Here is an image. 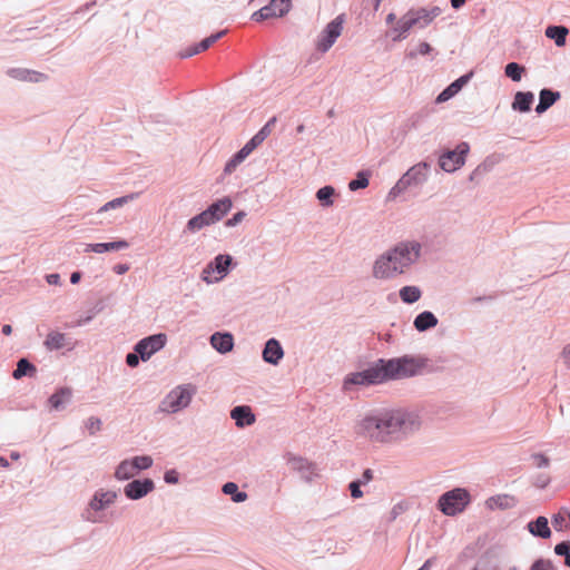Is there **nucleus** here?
Masks as SVG:
<instances>
[{
  "mask_svg": "<svg viewBox=\"0 0 570 570\" xmlns=\"http://www.w3.org/2000/svg\"><path fill=\"white\" fill-rule=\"evenodd\" d=\"M421 423L415 411L374 407L358 416L354 433L371 443L389 444L407 439L421 428Z\"/></svg>",
  "mask_w": 570,
  "mask_h": 570,
  "instance_id": "nucleus-1",
  "label": "nucleus"
},
{
  "mask_svg": "<svg viewBox=\"0 0 570 570\" xmlns=\"http://www.w3.org/2000/svg\"><path fill=\"white\" fill-rule=\"evenodd\" d=\"M426 365L428 358L409 354L389 360L379 358L365 370L347 374L343 387L350 390L352 385L371 386L414 377L421 375Z\"/></svg>",
  "mask_w": 570,
  "mask_h": 570,
  "instance_id": "nucleus-2",
  "label": "nucleus"
},
{
  "mask_svg": "<svg viewBox=\"0 0 570 570\" xmlns=\"http://www.w3.org/2000/svg\"><path fill=\"white\" fill-rule=\"evenodd\" d=\"M417 240H403L379 255L372 267L375 279L387 281L405 274L421 257Z\"/></svg>",
  "mask_w": 570,
  "mask_h": 570,
  "instance_id": "nucleus-3",
  "label": "nucleus"
},
{
  "mask_svg": "<svg viewBox=\"0 0 570 570\" xmlns=\"http://www.w3.org/2000/svg\"><path fill=\"white\" fill-rule=\"evenodd\" d=\"M197 393L196 385L191 383L179 384L170 390L159 402L158 412L176 414L187 409Z\"/></svg>",
  "mask_w": 570,
  "mask_h": 570,
  "instance_id": "nucleus-4",
  "label": "nucleus"
},
{
  "mask_svg": "<svg viewBox=\"0 0 570 570\" xmlns=\"http://www.w3.org/2000/svg\"><path fill=\"white\" fill-rule=\"evenodd\" d=\"M430 170L431 165L426 161H420L410 167L391 188L389 199H395L409 188L422 186L429 179Z\"/></svg>",
  "mask_w": 570,
  "mask_h": 570,
  "instance_id": "nucleus-5",
  "label": "nucleus"
},
{
  "mask_svg": "<svg viewBox=\"0 0 570 570\" xmlns=\"http://www.w3.org/2000/svg\"><path fill=\"white\" fill-rule=\"evenodd\" d=\"M118 493L112 490L98 489L92 494L87 507L81 513L82 520L90 523L104 521L102 512L116 502Z\"/></svg>",
  "mask_w": 570,
  "mask_h": 570,
  "instance_id": "nucleus-6",
  "label": "nucleus"
},
{
  "mask_svg": "<svg viewBox=\"0 0 570 570\" xmlns=\"http://www.w3.org/2000/svg\"><path fill=\"white\" fill-rule=\"evenodd\" d=\"M471 503V495L464 488H454L444 492L438 500L439 510L449 517L462 513Z\"/></svg>",
  "mask_w": 570,
  "mask_h": 570,
  "instance_id": "nucleus-7",
  "label": "nucleus"
},
{
  "mask_svg": "<svg viewBox=\"0 0 570 570\" xmlns=\"http://www.w3.org/2000/svg\"><path fill=\"white\" fill-rule=\"evenodd\" d=\"M344 22L345 16L342 13L325 26V28L320 33L315 45L318 52L325 53L333 47L343 31Z\"/></svg>",
  "mask_w": 570,
  "mask_h": 570,
  "instance_id": "nucleus-8",
  "label": "nucleus"
},
{
  "mask_svg": "<svg viewBox=\"0 0 570 570\" xmlns=\"http://www.w3.org/2000/svg\"><path fill=\"white\" fill-rule=\"evenodd\" d=\"M233 263V257L228 254H219L217 255L210 263H208L202 272V279L212 284L214 282L220 281L225 277L229 267Z\"/></svg>",
  "mask_w": 570,
  "mask_h": 570,
  "instance_id": "nucleus-9",
  "label": "nucleus"
},
{
  "mask_svg": "<svg viewBox=\"0 0 570 570\" xmlns=\"http://www.w3.org/2000/svg\"><path fill=\"white\" fill-rule=\"evenodd\" d=\"M470 151V145L465 141L460 142L455 149L445 150L439 157V165L442 170L453 173L465 164V157Z\"/></svg>",
  "mask_w": 570,
  "mask_h": 570,
  "instance_id": "nucleus-10",
  "label": "nucleus"
},
{
  "mask_svg": "<svg viewBox=\"0 0 570 570\" xmlns=\"http://www.w3.org/2000/svg\"><path fill=\"white\" fill-rule=\"evenodd\" d=\"M284 459L291 469L299 474L304 482L312 483L320 476L317 465L306 458L287 452Z\"/></svg>",
  "mask_w": 570,
  "mask_h": 570,
  "instance_id": "nucleus-11",
  "label": "nucleus"
},
{
  "mask_svg": "<svg viewBox=\"0 0 570 570\" xmlns=\"http://www.w3.org/2000/svg\"><path fill=\"white\" fill-rule=\"evenodd\" d=\"M167 335L164 333L153 334L141 338L135 344V352L139 353L141 361H148L155 353L165 347Z\"/></svg>",
  "mask_w": 570,
  "mask_h": 570,
  "instance_id": "nucleus-12",
  "label": "nucleus"
},
{
  "mask_svg": "<svg viewBox=\"0 0 570 570\" xmlns=\"http://www.w3.org/2000/svg\"><path fill=\"white\" fill-rule=\"evenodd\" d=\"M155 489V482L151 479H136L124 487V494L129 500H140Z\"/></svg>",
  "mask_w": 570,
  "mask_h": 570,
  "instance_id": "nucleus-13",
  "label": "nucleus"
},
{
  "mask_svg": "<svg viewBox=\"0 0 570 570\" xmlns=\"http://www.w3.org/2000/svg\"><path fill=\"white\" fill-rule=\"evenodd\" d=\"M6 75L17 81H23V82H45L48 80V75L28 69V68H9L6 71Z\"/></svg>",
  "mask_w": 570,
  "mask_h": 570,
  "instance_id": "nucleus-14",
  "label": "nucleus"
},
{
  "mask_svg": "<svg viewBox=\"0 0 570 570\" xmlns=\"http://www.w3.org/2000/svg\"><path fill=\"white\" fill-rule=\"evenodd\" d=\"M284 357V350L278 340L272 337L266 341L262 351V358L271 365H278Z\"/></svg>",
  "mask_w": 570,
  "mask_h": 570,
  "instance_id": "nucleus-15",
  "label": "nucleus"
},
{
  "mask_svg": "<svg viewBox=\"0 0 570 570\" xmlns=\"http://www.w3.org/2000/svg\"><path fill=\"white\" fill-rule=\"evenodd\" d=\"M472 77L473 72L470 71L455 79L438 95L435 102L442 104L453 98L471 80Z\"/></svg>",
  "mask_w": 570,
  "mask_h": 570,
  "instance_id": "nucleus-16",
  "label": "nucleus"
},
{
  "mask_svg": "<svg viewBox=\"0 0 570 570\" xmlns=\"http://www.w3.org/2000/svg\"><path fill=\"white\" fill-rule=\"evenodd\" d=\"M233 203L229 197H223L207 207L204 212L212 224L219 222L230 209Z\"/></svg>",
  "mask_w": 570,
  "mask_h": 570,
  "instance_id": "nucleus-17",
  "label": "nucleus"
},
{
  "mask_svg": "<svg viewBox=\"0 0 570 570\" xmlns=\"http://www.w3.org/2000/svg\"><path fill=\"white\" fill-rule=\"evenodd\" d=\"M230 417L237 428L243 429L255 423L256 416L248 405H237L232 409Z\"/></svg>",
  "mask_w": 570,
  "mask_h": 570,
  "instance_id": "nucleus-18",
  "label": "nucleus"
},
{
  "mask_svg": "<svg viewBox=\"0 0 570 570\" xmlns=\"http://www.w3.org/2000/svg\"><path fill=\"white\" fill-rule=\"evenodd\" d=\"M226 31H218L214 35H210L209 37L203 39L200 42L190 46L189 48L185 49L184 51L179 52V57L183 59L190 58L195 55H198L202 51L207 50L209 47H212L218 39H220Z\"/></svg>",
  "mask_w": 570,
  "mask_h": 570,
  "instance_id": "nucleus-19",
  "label": "nucleus"
},
{
  "mask_svg": "<svg viewBox=\"0 0 570 570\" xmlns=\"http://www.w3.org/2000/svg\"><path fill=\"white\" fill-rule=\"evenodd\" d=\"M210 345L220 354H226L234 348V337L228 332H216L210 336Z\"/></svg>",
  "mask_w": 570,
  "mask_h": 570,
  "instance_id": "nucleus-20",
  "label": "nucleus"
},
{
  "mask_svg": "<svg viewBox=\"0 0 570 570\" xmlns=\"http://www.w3.org/2000/svg\"><path fill=\"white\" fill-rule=\"evenodd\" d=\"M275 121L276 118L268 120L267 124L257 134H255L239 150L248 157L249 154L267 138V136L271 134L269 127Z\"/></svg>",
  "mask_w": 570,
  "mask_h": 570,
  "instance_id": "nucleus-21",
  "label": "nucleus"
},
{
  "mask_svg": "<svg viewBox=\"0 0 570 570\" xmlns=\"http://www.w3.org/2000/svg\"><path fill=\"white\" fill-rule=\"evenodd\" d=\"M560 92L549 88H543L539 92V104L535 107V112L541 115L546 112L552 105L560 99Z\"/></svg>",
  "mask_w": 570,
  "mask_h": 570,
  "instance_id": "nucleus-22",
  "label": "nucleus"
},
{
  "mask_svg": "<svg viewBox=\"0 0 570 570\" xmlns=\"http://www.w3.org/2000/svg\"><path fill=\"white\" fill-rule=\"evenodd\" d=\"M485 505L490 510H508L517 505V499L510 494H497L488 498Z\"/></svg>",
  "mask_w": 570,
  "mask_h": 570,
  "instance_id": "nucleus-23",
  "label": "nucleus"
},
{
  "mask_svg": "<svg viewBox=\"0 0 570 570\" xmlns=\"http://www.w3.org/2000/svg\"><path fill=\"white\" fill-rule=\"evenodd\" d=\"M129 247V243L127 240L120 239L110 243H97V244H87L83 252L89 253L94 252L97 254H102L110 250H121Z\"/></svg>",
  "mask_w": 570,
  "mask_h": 570,
  "instance_id": "nucleus-24",
  "label": "nucleus"
},
{
  "mask_svg": "<svg viewBox=\"0 0 570 570\" xmlns=\"http://www.w3.org/2000/svg\"><path fill=\"white\" fill-rule=\"evenodd\" d=\"M528 531L533 535L541 539H548L551 537V530L549 528V522L546 517H538L535 520L530 521L527 524Z\"/></svg>",
  "mask_w": 570,
  "mask_h": 570,
  "instance_id": "nucleus-25",
  "label": "nucleus"
},
{
  "mask_svg": "<svg viewBox=\"0 0 570 570\" xmlns=\"http://www.w3.org/2000/svg\"><path fill=\"white\" fill-rule=\"evenodd\" d=\"M438 323V317L432 312L423 311L415 316L413 326L417 332H425L435 327Z\"/></svg>",
  "mask_w": 570,
  "mask_h": 570,
  "instance_id": "nucleus-26",
  "label": "nucleus"
},
{
  "mask_svg": "<svg viewBox=\"0 0 570 570\" xmlns=\"http://www.w3.org/2000/svg\"><path fill=\"white\" fill-rule=\"evenodd\" d=\"M72 391L69 387H60L48 400L50 406L56 411H61L71 401Z\"/></svg>",
  "mask_w": 570,
  "mask_h": 570,
  "instance_id": "nucleus-27",
  "label": "nucleus"
},
{
  "mask_svg": "<svg viewBox=\"0 0 570 570\" xmlns=\"http://www.w3.org/2000/svg\"><path fill=\"white\" fill-rule=\"evenodd\" d=\"M533 100L534 95L531 91H518L514 95L512 109L520 112H528L531 109Z\"/></svg>",
  "mask_w": 570,
  "mask_h": 570,
  "instance_id": "nucleus-28",
  "label": "nucleus"
},
{
  "mask_svg": "<svg viewBox=\"0 0 570 570\" xmlns=\"http://www.w3.org/2000/svg\"><path fill=\"white\" fill-rule=\"evenodd\" d=\"M291 0H271L268 4L264 6L267 10L269 18H281L291 10Z\"/></svg>",
  "mask_w": 570,
  "mask_h": 570,
  "instance_id": "nucleus-29",
  "label": "nucleus"
},
{
  "mask_svg": "<svg viewBox=\"0 0 570 570\" xmlns=\"http://www.w3.org/2000/svg\"><path fill=\"white\" fill-rule=\"evenodd\" d=\"M568 33L569 29L567 27L556 24L548 26L544 31L546 37L553 40L558 47L566 45Z\"/></svg>",
  "mask_w": 570,
  "mask_h": 570,
  "instance_id": "nucleus-30",
  "label": "nucleus"
},
{
  "mask_svg": "<svg viewBox=\"0 0 570 570\" xmlns=\"http://www.w3.org/2000/svg\"><path fill=\"white\" fill-rule=\"evenodd\" d=\"M138 472L136 471L132 462L130 459L122 460L115 470V478L118 481H127L137 475Z\"/></svg>",
  "mask_w": 570,
  "mask_h": 570,
  "instance_id": "nucleus-31",
  "label": "nucleus"
},
{
  "mask_svg": "<svg viewBox=\"0 0 570 570\" xmlns=\"http://www.w3.org/2000/svg\"><path fill=\"white\" fill-rule=\"evenodd\" d=\"M43 344L49 351H58L68 345L67 336L63 333L52 331L47 335Z\"/></svg>",
  "mask_w": 570,
  "mask_h": 570,
  "instance_id": "nucleus-32",
  "label": "nucleus"
},
{
  "mask_svg": "<svg viewBox=\"0 0 570 570\" xmlns=\"http://www.w3.org/2000/svg\"><path fill=\"white\" fill-rule=\"evenodd\" d=\"M414 21L412 20V16H410L409 11L402 16L396 22L395 26L401 30V33L399 36H392V40L394 42L404 40L410 30L414 27Z\"/></svg>",
  "mask_w": 570,
  "mask_h": 570,
  "instance_id": "nucleus-33",
  "label": "nucleus"
},
{
  "mask_svg": "<svg viewBox=\"0 0 570 570\" xmlns=\"http://www.w3.org/2000/svg\"><path fill=\"white\" fill-rule=\"evenodd\" d=\"M399 295L403 303L414 304L421 298L422 291L419 286L406 285L399 291Z\"/></svg>",
  "mask_w": 570,
  "mask_h": 570,
  "instance_id": "nucleus-34",
  "label": "nucleus"
},
{
  "mask_svg": "<svg viewBox=\"0 0 570 570\" xmlns=\"http://www.w3.org/2000/svg\"><path fill=\"white\" fill-rule=\"evenodd\" d=\"M37 373L36 366L27 358H20L17 363V367L12 373L16 380H20L23 376L32 377Z\"/></svg>",
  "mask_w": 570,
  "mask_h": 570,
  "instance_id": "nucleus-35",
  "label": "nucleus"
},
{
  "mask_svg": "<svg viewBox=\"0 0 570 570\" xmlns=\"http://www.w3.org/2000/svg\"><path fill=\"white\" fill-rule=\"evenodd\" d=\"M138 196H139V193H131V194H128V195L115 198V199H112L110 202H107L105 205H102L98 209V213H104V212H108V210L120 208L124 205H126V204L135 200L136 198H138Z\"/></svg>",
  "mask_w": 570,
  "mask_h": 570,
  "instance_id": "nucleus-36",
  "label": "nucleus"
},
{
  "mask_svg": "<svg viewBox=\"0 0 570 570\" xmlns=\"http://www.w3.org/2000/svg\"><path fill=\"white\" fill-rule=\"evenodd\" d=\"M213 225L208 219L206 213L203 210L200 214L191 217L186 225V232L196 233L206 226Z\"/></svg>",
  "mask_w": 570,
  "mask_h": 570,
  "instance_id": "nucleus-37",
  "label": "nucleus"
},
{
  "mask_svg": "<svg viewBox=\"0 0 570 570\" xmlns=\"http://www.w3.org/2000/svg\"><path fill=\"white\" fill-rule=\"evenodd\" d=\"M222 491L226 495H230L235 503H242L247 500L248 495L244 491H239L238 485L235 482H226Z\"/></svg>",
  "mask_w": 570,
  "mask_h": 570,
  "instance_id": "nucleus-38",
  "label": "nucleus"
},
{
  "mask_svg": "<svg viewBox=\"0 0 570 570\" xmlns=\"http://www.w3.org/2000/svg\"><path fill=\"white\" fill-rule=\"evenodd\" d=\"M409 13L412 16V20H415L414 27L423 29L432 22V19L429 18L426 8L410 9Z\"/></svg>",
  "mask_w": 570,
  "mask_h": 570,
  "instance_id": "nucleus-39",
  "label": "nucleus"
},
{
  "mask_svg": "<svg viewBox=\"0 0 570 570\" xmlns=\"http://www.w3.org/2000/svg\"><path fill=\"white\" fill-rule=\"evenodd\" d=\"M552 525L556 531H562L570 528V511L560 510L552 517Z\"/></svg>",
  "mask_w": 570,
  "mask_h": 570,
  "instance_id": "nucleus-40",
  "label": "nucleus"
},
{
  "mask_svg": "<svg viewBox=\"0 0 570 570\" xmlns=\"http://www.w3.org/2000/svg\"><path fill=\"white\" fill-rule=\"evenodd\" d=\"M334 195L335 189L330 185L324 186L316 191V198L323 207H330L334 204Z\"/></svg>",
  "mask_w": 570,
  "mask_h": 570,
  "instance_id": "nucleus-41",
  "label": "nucleus"
},
{
  "mask_svg": "<svg viewBox=\"0 0 570 570\" xmlns=\"http://www.w3.org/2000/svg\"><path fill=\"white\" fill-rule=\"evenodd\" d=\"M525 68L518 62H509L504 68V73L512 81H520Z\"/></svg>",
  "mask_w": 570,
  "mask_h": 570,
  "instance_id": "nucleus-42",
  "label": "nucleus"
},
{
  "mask_svg": "<svg viewBox=\"0 0 570 570\" xmlns=\"http://www.w3.org/2000/svg\"><path fill=\"white\" fill-rule=\"evenodd\" d=\"M368 174L366 171H358L356 177L348 183V189L356 191L368 186Z\"/></svg>",
  "mask_w": 570,
  "mask_h": 570,
  "instance_id": "nucleus-43",
  "label": "nucleus"
},
{
  "mask_svg": "<svg viewBox=\"0 0 570 570\" xmlns=\"http://www.w3.org/2000/svg\"><path fill=\"white\" fill-rule=\"evenodd\" d=\"M433 51H434V48L430 43L422 41L417 45V47L415 49H412L406 52V58L414 59L417 56L430 55Z\"/></svg>",
  "mask_w": 570,
  "mask_h": 570,
  "instance_id": "nucleus-44",
  "label": "nucleus"
},
{
  "mask_svg": "<svg viewBox=\"0 0 570 570\" xmlns=\"http://www.w3.org/2000/svg\"><path fill=\"white\" fill-rule=\"evenodd\" d=\"M247 156L238 150L225 165L224 173L229 175L240 165Z\"/></svg>",
  "mask_w": 570,
  "mask_h": 570,
  "instance_id": "nucleus-45",
  "label": "nucleus"
},
{
  "mask_svg": "<svg viewBox=\"0 0 570 570\" xmlns=\"http://www.w3.org/2000/svg\"><path fill=\"white\" fill-rule=\"evenodd\" d=\"M136 471L139 473L141 470H147L153 465V459L149 455H137L130 459Z\"/></svg>",
  "mask_w": 570,
  "mask_h": 570,
  "instance_id": "nucleus-46",
  "label": "nucleus"
},
{
  "mask_svg": "<svg viewBox=\"0 0 570 570\" xmlns=\"http://www.w3.org/2000/svg\"><path fill=\"white\" fill-rule=\"evenodd\" d=\"M85 426L90 435H95L101 430L102 422L97 416H90L86 422Z\"/></svg>",
  "mask_w": 570,
  "mask_h": 570,
  "instance_id": "nucleus-47",
  "label": "nucleus"
},
{
  "mask_svg": "<svg viewBox=\"0 0 570 570\" xmlns=\"http://www.w3.org/2000/svg\"><path fill=\"white\" fill-rule=\"evenodd\" d=\"M530 570H558V569L551 560L540 558L532 563Z\"/></svg>",
  "mask_w": 570,
  "mask_h": 570,
  "instance_id": "nucleus-48",
  "label": "nucleus"
},
{
  "mask_svg": "<svg viewBox=\"0 0 570 570\" xmlns=\"http://www.w3.org/2000/svg\"><path fill=\"white\" fill-rule=\"evenodd\" d=\"M531 459L534 461L537 468H540V469L548 468L550 464L549 458L542 453H533L531 455Z\"/></svg>",
  "mask_w": 570,
  "mask_h": 570,
  "instance_id": "nucleus-49",
  "label": "nucleus"
},
{
  "mask_svg": "<svg viewBox=\"0 0 570 570\" xmlns=\"http://www.w3.org/2000/svg\"><path fill=\"white\" fill-rule=\"evenodd\" d=\"M361 482H357L356 480L352 481L350 484H348V489L351 491V497L353 499H360L363 497V492L361 490Z\"/></svg>",
  "mask_w": 570,
  "mask_h": 570,
  "instance_id": "nucleus-50",
  "label": "nucleus"
},
{
  "mask_svg": "<svg viewBox=\"0 0 570 570\" xmlns=\"http://www.w3.org/2000/svg\"><path fill=\"white\" fill-rule=\"evenodd\" d=\"M164 481L168 484H177L179 482V474L175 469L167 470L164 474Z\"/></svg>",
  "mask_w": 570,
  "mask_h": 570,
  "instance_id": "nucleus-51",
  "label": "nucleus"
},
{
  "mask_svg": "<svg viewBox=\"0 0 570 570\" xmlns=\"http://www.w3.org/2000/svg\"><path fill=\"white\" fill-rule=\"evenodd\" d=\"M245 216H246L245 212H242V210L237 212L236 214L233 215L232 218L226 220L225 225L227 227H235L244 219Z\"/></svg>",
  "mask_w": 570,
  "mask_h": 570,
  "instance_id": "nucleus-52",
  "label": "nucleus"
},
{
  "mask_svg": "<svg viewBox=\"0 0 570 570\" xmlns=\"http://www.w3.org/2000/svg\"><path fill=\"white\" fill-rule=\"evenodd\" d=\"M140 360L139 353L135 351L126 355V364L132 368L139 365Z\"/></svg>",
  "mask_w": 570,
  "mask_h": 570,
  "instance_id": "nucleus-53",
  "label": "nucleus"
},
{
  "mask_svg": "<svg viewBox=\"0 0 570 570\" xmlns=\"http://www.w3.org/2000/svg\"><path fill=\"white\" fill-rule=\"evenodd\" d=\"M570 552V541H562L554 547V553L557 556H566Z\"/></svg>",
  "mask_w": 570,
  "mask_h": 570,
  "instance_id": "nucleus-54",
  "label": "nucleus"
},
{
  "mask_svg": "<svg viewBox=\"0 0 570 570\" xmlns=\"http://www.w3.org/2000/svg\"><path fill=\"white\" fill-rule=\"evenodd\" d=\"M252 19L254 21L259 22V21H264V20H267L271 18L268 17L267 10H265V8L262 7L259 10H257L253 13Z\"/></svg>",
  "mask_w": 570,
  "mask_h": 570,
  "instance_id": "nucleus-55",
  "label": "nucleus"
},
{
  "mask_svg": "<svg viewBox=\"0 0 570 570\" xmlns=\"http://www.w3.org/2000/svg\"><path fill=\"white\" fill-rule=\"evenodd\" d=\"M561 358L566 367L570 370V343L563 347L561 352Z\"/></svg>",
  "mask_w": 570,
  "mask_h": 570,
  "instance_id": "nucleus-56",
  "label": "nucleus"
},
{
  "mask_svg": "<svg viewBox=\"0 0 570 570\" xmlns=\"http://www.w3.org/2000/svg\"><path fill=\"white\" fill-rule=\"evenodd\" d=\"M373 479V471L371 469L364 470L362 478L356 480L357 482H361L362 485L368 483Z\"/></svg>",
  "mask_w": 570,
  "mask_h": 570,
  "instance_id": "nucleus-57",
  "label": "nucleus"
},
{
  "mask_svg": "<svg viewBox=\"0 0 570 570\" xmlns=\"http://www.w3.org/2000/svg\"><path fill=\"white\" fill-rule=\"evenodd\" d=\"M550 482V479L549 476L547 475H539L534 482V485L540 488V489H543L548 485V483Z\"/></svg>",
  "mask_w": 570,
  "mask_h": 570,
  "instance_id": "nucleus-58",
  "label": "nucleus"
},
{
  "mask_svg": "<svg viewBox=\"0 0 570 570\" xmlns=\"http://www.w3.org/2000/svg\"><path fill=\"white\" fill-rule=\"evenodd\" d=\"M112 269L117 275H124L129 271V265L128 264H117L114 266Z\"/></svg>",
  "mask_w": 570,
  "mask_h": 570,
  "instance_id": "nucleus-59",
  "label": "nucleus"
},
{
  "mask_svg": "<svg viewBox=\"0 0 570 570\" xmlns=\"http://www.w3.org/2000/svg\"><path fill=\"white\" fill-rule=\"evenodd\" d=\"M46 279L50 285H58L60 283V275L57 273L49 274L47 275Z\"/></svg>",
  "mask_w": 570,
  "mask_h": 570,
  "instance_id": "nucleus-60",
  "label": "nucleus"
},
{
  "mask_svg": "<svg viewBox=\"0 0 570 570\" xmlns=\"http://www.w3.org/2000/svg\"><path fill=\"white\" fill-rule=\"evenodd\" d=\"M442 10L440 7H432L431 9H428L429 18L432 19V21L441 14Z\"/></svg>",
  "mask_w": 570,
  "mask_h": 570,
  "instance_id": "nucleus-61",
  "label": "nucleus"
},
{
  "mask_svg": "<svg viewBox=\"0 0 570 570\" xmlns=\"http://www.w3.org/2000/svg\"><path fill=\"white\" fill-rule=\"evenodd\" d=\"M81 279V273L80 272H73L70 275V282L71 284H78Z\"/></svg>",
  "mask_w": 570,
  "mask_h": 570,
  "instance_id": "nucleus-62",
  "label": "nucleus"
},
{
  "mask_svg": "<svg viewBox=\"0 0 570 570\" xmlns=\"http://www.w3.org/2000/svg\"><path fill=\"white\" fill-rule=\"evenodd\" d=\"M96 4V1H91V2H87L85 6L80 7L76 13H80V12H83V11H87L89 10L91 7H94Z\"/></svg>",
  "mask_w": 570,
  "mask_h": 570,
  "instance_id": "nucleus-63",
  "label": "nucleus"
},
{
  "mask_svg": "<svg viewBox=\"0 0 570 570\" xmlns=\"http://www.w3.org/2000/svg\"><path fill=\"white\" fill-rule=\"evenodd\" d=\"M465 0H451V6L453 9H460L462 6H464Z\"/></svg>",
  "mask_w": 570,
  "mask_h": 570,
  "instance_id": "nucleus-64",
  "label": "nucleus"
}]
</instances>
